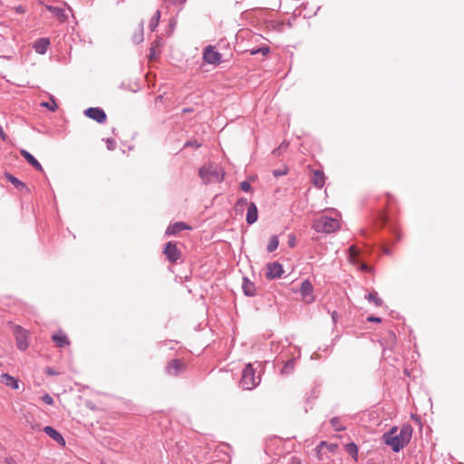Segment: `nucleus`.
<instances>
[{"label": "nucleus", "mask_w": 464, "mask_h": 464, "mask_svg": "<svg viewBox=\"0 0 464 464\" xmlns=\"http://www.w3.org/2000/svg\"><path fill=\"white\" fill-rule=\"evenodd\" d=\"M412 428L410 425H404L398 432V428L393 427L382 435L383 442L390 446L394 452H399L406 446L411 438Z\"/></svg>", "instance_id": "obj_1"}, {"label": "nucleus", "mask_w": 464, "mask_h": 464, "mask_svg": "<svg viewBox=\"0 0 464 464\" xmlns=\"http://www.w3.org/2000/svg\"><path fill=\"white\" fill-rule=\"evenodd\" d=\"M199 177L205 184L221 182L225 176L223 168L218 164H206L199 169Z\"/></svg>", "instance_id": "obj_2"}, {"label": "nucleus", "mask_w": 464, "mask_h": 464, "mask_svg": "<svg viewBox=\"0 0 464 464\" xmlns=\"http://www.w3.org/2000/svg\"><path fill=\"white\" fill-rule=\"evenodd\" d=\"M312 227L317 233L330 234L340 228V222L337 218L321 216L314 220Z\"/></svg>", "instance_id": "obj_3"}, {"label": "nucleus", "mask_w": 464, "mask_h": 464, "mask_svg": "<svg viewBox=\"0 0 464 464\" xmlns=\"http://www.w3.org/2000/svg\"><path fill=\"white\" fill-rule=\"evenodd\" d=\"M260 378L256 376L252 364L248 363L243 370L240 384L245 390H252L258 385Z\"/></svg>", "instance_id": "obj_4"}, {"label": "nucleus", "mask_w": 464, "mask_h": 464, "mask_svg": "<svg viewBox=\"0 0 464 464\" xmlns=\"http://www.w3.org/2000/svg\"><path fill=\"white\" fill-rule=\"evenodd\" d=\"M14 336L17 348L21 351L26 350L29 345L28 332L20 326H16L14 329Z\"/></svg>", "instance_id": "obj_5"}, {"label": "nucleus", "mask_w": 464, "mask_h": 464, "mask_svg": "<svg viewBox=\"0 0 464 464\" xmlns=\"http://www.w3.org/2000/svg\"><path fill=\"white\" fill-rule=\"evenodd\" d=\"M203 59L209 64H219L221 63V54L216 51L215 47L208 45L203 53Z\"/></svg>", "instance_id": "obj_6"}, {"label": "nucleus", "mask_w": 464, "mask_h": 464, "mask_svg": "<svg viewBox=\"0 0 464 464\" xmlns=\"http://www.w3.org/2000/svg\"><path fill=\"white\" fill-rule=\"evenodd\" d=\"M314 287L309 280H304L302 282L300 286V294L302 295V299L306 304H311L314 300V295L313 294Z\"/></svg>", "instance_id": "obj_7"}, {"label": "nucleus", "mask_w": 464, "mask_h": 464, "mask_svg": "<svg viewBox=\"0 0 464 464\" xmlns=\"http://www.w3.org/2000/svg\"><path fill=\"white\" fill-rule=\"evenodd\" d=\"M164 254L169 261L174 263L180 258V251L178 249L177 245L172 242H168L164 248Z\"/></svg>", "instance_id": "obj_8"}, {"label": "nucleus", "mask_w": 464, "mask_h": 464, "mask_svg": "<svg viewBox=\"0 0 464 464\" xmlns=\"http://www.w3.org/2000/svg\"><path fill=\"white\" fill-rule=\"evenodd\" d=\"M84 114L99 123H102L106 121V113L103 110L97 107L88 108L84 111Z\"/></svg>", "instance_id": "obj_9"}, {"label": "nucleus", "mask_w": 464, "mask_h": 464, "mask_svg": "<svg viewBox=\"0 0 464 464\" xmlns=\"http://www.w3.org/2000/svg\"><path fill=\"white\" fill-rule=\"evenodd\" d=\"M283 273V266L278 262L270 263L266 266V276L269 279L279 278Z\"/></svg>", "instance_id": "obj_10"}, {"label": "nucleus", "mask_w": 464, "mask_h": 464, "mask_svg": "<svg viewBox=\"0 0 464 464\" xmlns=\"http://www.w3.org/2000/svg\"><path fill=\"white\" fill-rule=\"evenodd\" d=\"M184 367L185 365L180 360L173 359L169 362L166 370L169 374L177 376L183 371Z\"/></svg>", "instance_id": "obj_11"}, {"label": "nucleus", "mask_w": 464, "mask_h": 464, "mask_svg": "<svg viewBox=\"0 0 464 464\" xmlns=\"http://www.w3.org/2000/svg\"><path fill=\"white\" fill-rule=\"evenodd\" d=\"M44 431L52 438L54 441H56L58 444L64 446L65 440L62 434L58 432L55 429H53L51 426H46L44 428Z\"/></svg>", "instance_id": "obj_12"}, {"label": "nucleus", "mask_w": 464, "mask_h": 464, "mask_svg": "<svg viewBox=\"0 0 464 464\" xmlns=\"http://www.w3.org/2000/svg\"><path fill=\"white\" fill-rule=\"evenodd\" d=\"M258 218V211L257 207L255 203L251 202L248 205L247 212H246V222L249 225L254 224Z\"/></svg>", "instance_id": "obj_13"}, {"label": "nucleus", "mask_w": 464, "mask_h": 464, "mask_svg": "<svg viewBox=\"0 0 464 464\" xmlns=\"http://www.w3.org/2000/svg\"><path fill=\"white\" fill-rule=\"evenodd\" d=\"M185 229H190V227H188L184 222H176L174 224H170L166 230V234L170 235H176L179 231L185 230Z\"/></svg>", "instance_id": "obj_14"}, {"label": "nucleus", "mask_w": 464, "mask_h": 464, "mask_svg": "<svg viewBox=\"0 0 464 464\" xmlns=\"http://www.w3.org/2000/svg\"><path fill=\"white\" fill-rule=\"evenodd\" d=\"M49 45L50 40L48 38L43 37L34 43V48L37 53L44 54L47 52Z\"/></svg>", "instance_id": "obj_15"}, {"label": "nucleus", "mask_w": 464, "mask_h": 464, "mask_svg": "<svg viewBox=\"0 0 464 464\" xmlns=\"http://www.w3.org/2000/svg\"><path fill=\"white\" fill-rule=\"evenodd\" d=\"M21 155L26 160V161L32 165L34 168H35L37 170L43 171V167L39 163V161L27 150H20Z\"/></svg>", "instance_id": "obj_16"}, {"label": "nucleus", "mask_w": 464, "mask_h": 464, "mask_svg": "<svg viewBox=\"0 0 464 464\" xmlns=\"http://www.w3.org/2000/svg\"><path fill=\"white\" fill-rule=\"evenodd\" d=\"M1 382L14 390H17L19 388L18 380L8 373H3L1 375Z\"/></svg>", "instance_id": "obj_17"}, {"label": "nucleus", "mask_w": 464, "mask_h": 464, "mask_svg": "<svg viewBox=\"0 0 464 464\" xmlns=\"http://www.w3.org/2000/svg\"><path fill=\"white\" fill-rule=\"evenodd\" d=\"M45 8L54 16H56L61 22H64L67 19V15L63 8L49 5H45Z\"/></svg>", "instance_id": "obj_18"}, {"label": "nucleus", "mask_w": 464, "mask_h": 464, "mask_svg": "<svg viewBox=\"0 0 464 464\" xmlns=\"http://www.w3.org/2000/svg\"><path fill=\"white\" fill-rule=\"evenodd\" d=\"M243 292L247 296H254L256 294V286L255 285L249 281L246 277H244L243 279V285H242Z\"/></svg>", "instance_id": "obj_19"}, {"label": "nucleus", "mask_w": 464, "mask_h": 464, "mask_svg": "<svg viewBox=\"0 0 464 464\" xmlns=\"http://www.w3.org/2000/svg\"><path fill=\"white\" fill-rule=\"evenodd\" d=\"M52 339L58 347H63L70 343L67 336L62 333L53 334Z\"/></svg>", "instance_id": "obj_20"}, {"label": "nucleus", "mask_w": 464, "mask_h": 464, "mask_svg": "<svg viewBox=\"0 0 464 464\" xmlns=\"http://www.w3.org/2000/svg\"><path fill=\"white\" fill-rule=\"evenodd\" d=\"M312 183L317 187L322 188L324 185V175L320 170H315L312 176Z\"/></svg>", "instance_id": "obj_21"}, {"label": "nucleus", "mask_w": 464, "mask_h": 464, "mask_svg": "<svg viewBox=\"0 0 464 464\" xmlns=\"http://www.w3.org/2000/svg\"><path fill=\"white\" fill-rule=\"evenodd\" d=\"M324 448H326L331 452H334L335 450L337 449V445L336 444H333V443L332 444H328L325 441L320 442V444L316 447V451H317V454H318V456L320 458H321V455L323 454V450H324Z\"/></svg>", "instance_id": "obj_22"}, {"label": "nucleus", "mask_w": 464, "mask_h": 464, "mask_svg": "<svg viewBox=\"0 0 464 464\" xmlns=\"http://www.w3.org/2000/svg\"><path fill=\"white\" fill-rule=\"evenodd\" d=\"M365 299H367L370 303H373L376 306H382L383 304L382 299L378 296V294L375 291L366 295Z\"/></svg>", "instance_id": "obj_23"}, {"label": "nucleus", "mask_w": 464, "mask_h": 464, "mask_svg": "<svg viewBox=\"0 0 464 464\" xmlns=\"http://www.w3.org/2000/svg\"><path fill=\"white\" fill-rule=\"evenodd\" d=\"M346 452L357 461L358 447L354 442H350L345 446Z\"/></svg>", "instance_id": "obj_24"}, {"label": "nucleus", "mask_w": 464, "mask_h": 464, "mask_svg": "<svg viewBox=\"0 0 464 464\" xmlns=\"http://www.w3.org/2000/svg\"><path fill=\"white\" fill-rule=\"evenodd\" d=\"M160 19V11L157 10L155 12V14H153V16L151 17L150 24H149V27H150V31L153 32L156 30V28L159 25Z\"/></svg>", "instance_id": "obj_25"}, {"label": "nucleus", "mask_w": 464, "mask_h": 464, "mask_svg": "<svg viewBox=\"0 0 464 464\" xmlns=\"http://www.w3.org/2000/svg\"><path fill=\"white\" fill-rule=\"evenodd\" d=\"M279 245V240L277 236H272L270 237L269 243L267 245V251L269 253L274 252Z\"/></svg>", "instance_id": "obj_26"}, {"label": "nucleus", "mask_w": 464, "mask_h": 464, "mask_svg": "<svg viewBox=\"0 0 464 464\" xmlns=\"http://www.w3.org/2000/svg\"><path fill=\"white\" fill-rule=\"evenodd\" d=\"M143 22L140 23L139 32L133 34L132 41L134 44H140L143 42Z\"/></svg>", "instance_id": "obj_27"}, {"label": "nucleus", "mask_w": 464, "mask_h": 464, "mask_svg": "<svg viewBox=\"0 0 464 464\" xmlns=\"http://www.w3.org/2000/svg\"><path fill=\"white\" fill-rule=\"evenodd\" d=\"M248 205H249V203H248L247 199H246V198H239V199L237 201V203H236V205H235V210H236L237 212H243L244 208H245V207H247V208H248Z\"/></svg>", "instance_id": "obj_28"}, {"label": "nucleus", "mask_w": 464, "mask_h": 464, "mask_svg": "<svg viewBox=\"0 0 464 464\" xmlns=\"http://www.w3.org/2000/svg\"><path fill=\"white\" fill-rule=\"evenodd\" d=\"M8 180L18 189H23V188H25L26 186L24 183H23L22 181H20L17 178L12 176V175H9L7 177Z\"/></svg>", "instance_id": "obj_29"}, {"label": "nucleus", "mask_w": 464, "mask_h": 464, "mask_svg": "<svg viewBox=\"0 0 464 464\" xmlns=\"http://www.w3.org/2000/svg\"><path fill=\"white\" fill-rule=\"evenodd\" d=\"M332 426L337 431H343L345 430V427L340 422L339 418L334 417L330 420Z\"/></svg>", "instance_id": "obj_30"}, {"label": "nucleus", "mask_w": 464, "mask_h": 464, "mask_svg": "<svg viewBox=\"0 0 464 464\" xmlns=\"http://www.w3.org/2000/svg\"><path fill=\"white\" fill-rule=\"evenodd\" d=\"M358 255H359V249L355 246H351L349 247V259L352 262H355V258Z\"/></svg>", "instance_id": "obj_31"}, {"label": "nucleus", "mask_w": 464, "mask_h": 464, "mask_svg": "<svg viewBox=\"0 0 464 464\" xmlns=\"http://www.w3.org/2000/svg\"><path fill=\"white\" fill-rule=\"evenodd\" d=\"M41 105L43 107H45V108L49 109L52 111H54L57 109V104H56V102H54L53 99L51 100V102H44L41 103Z\"/></svg>", "instance_id": "obj_32"}, {"label": "nucleus", "mask_w": 464, "mask_h": 464, "mask_svg": "<svg viewBox=\"0 0 464 464\" xmlns=\"http://www.w3.org/2000/svg\"><path fill=\"white\" fill-rule=\"evenodd\" d=\"M294 364H295V360H289L285 365L284 366L282 372L284 373H289L293 368H294Z\"/></svg>", "instance_id": "obj_33"}, {"label": "nucleus", "mask_w": 464, "mask_h": 464, "mask_svg": "<svg viewBox=\"0 0 464 464\" xmlns=\"http://www.w3.org/2000/svg\"><path fill=\"white\" fill-rule=\"evenodd\" d=\"M158 45V43L157 42H154L150 49V54H149V59L150 60H152L156 57L157 55V53H156V46Z\"/></svg>", "instance_id": "obj_34"}, {"label": "nucleus", "mask_w": 464, "mask_h": 464, "mask_svg": "<svg viewBox=\"0 0 464 464\" xmlns=\"http://www.w3.org/2000/svg\"><path fill=\"white\" fill-rule=\"evenodd\" d=\"M105 142L109 150H113L116 148V142L113 139H107Z\"/></svg>", "instance_id": "obj_35"}, {"label": "nucleus", "mask_w": 464, "mask_h": 464, "mask_svg": "<svg viewBox=\"0 0 464 464\" xmlns=\"http://www.w3.org/2000/svg\"><path fill=\"white\" fill-rule=\"evenodd\" d=\"M42 401L48 405H53L54 402L53 397L47 393L42 397Z\"/></svg>", "instance_id": "obj_36"}, {"label": "nucleus", "mask_w": 464, "mask_h": 464, "mask_svg": "<svg viewBox=\"0 0 464 464\" xmlns=\"http://www.w3.org/2000/svg\"><path fill=\"white\" fill-rule=\"evenodd\" d=\"M240 188L245 192H248L251 189V185L248 181H243L240 184Z\"/></svg>", "instance_id": "obj_37"}, {"label": "nucleus", "mask_w": 464, "mask_h": 464, "mask_svg": "<svg viewBox=\"0 0 464 464\" xmlns=\"http://www.w3.org/2000/svg\"><path fill=\"white\" fill-rule=\"evenodd\" d=\"M268 52H269L268 47H261L257 51L253 52V53H261L262 54L266 55V53H268Z\"/></svg>", "instance_id": "obj_38"}, {"label": "nucleus", "mask_w": 464, "mask_h": 464, "mask_svg": "<svg viewBox=\"0 0 464 464\" xmlns=\"http://www.w3.org/2000/svg\"><path fill=\"white\" fill-rule=\"evenodd\" d=\"M288 245L291 247H294L295 246V237L294 235L289 236Z\"/></svg>", "instance_id": "obj_39"}, {"label": "nucleus", "mask_w": 464, "mask_h": 464, "mask_svg": "<svg viewBox=\"0 0 464 464\" xmlns=\"http://www.w3.org/2000/svg\"><path fill=\"white\" fill-rule=\"evenodd\" d=\"M44 372H45V373L47 375H56V374H58L57 372L54 369H53V368H46Z\"/></svg>", "instance_id": "obj_40"}, {"label": "nucleus", "mask_w": 464, "mask_h": 464, "mask_svg": "<svg viewBox=\"0 0 464 464\" xmlns=\"http://www.w3.org/2000/svg\"><path fill=\"white\" fill-rule=\"evenodd\" d=\"M16 13L24 14L25 12V8L23 5H18L15 7Z\"/></svg>", "instance_id": "obj_41"}, {"label": "nucleus", "mask_w": 464, "mask_h": 464, "mask_svg": "<svg viewBox=\"0 0 464 464\" xmlns=\"http://www.w3.org/2000/svg\"><path fill=\"white\" fill-rule=\"evenodd\" d=\"M7 136L5 135L3 128L0 126V139L2 140H6Z\"/></svg>", "instance_id": "obj_42"}, {"label": "nucleus", "mask_w": 464, "mask_h": 464, "mask_svg": "<svg viewBox=\"0 0 464 464\" xmlns=\"http://www.w3.org/2000/svg\"><path fill=\"white\" fill-rule=\"evenodd\" d=\"M367 320L369 322H375V323H380L381 322V318L380 317H375V316H370V317H368Z\"/></svg>", "instance_id": "obj_43"}, {"label": "nucleus", "mask_w": 464, "mask_h": 464, "mask_svg": "<svg viewBox=\"0 0 464 464\" xmlns=\"http://www.w3.org/2000/svg\"><path fill=\"white\" fill-rule=\"evenodd\" d=\"M188 146H194V147H196V148H198V147H199V144H198V142H196V141H195V142H187V143L185 144V147H188Z\"/></svg>", "instance_id": "obj_44"}, {"label": "nucleus", "mask_w": 464, "mask_h": 464, "mask_svg": "<svg viewBox=\"0 0 464 464\" xmlns=\"http://www.w3.org/2000/svg\"><path fill=\"white\" fill-rule=\"evenodd\" d=\"M361 269H362V271H365V272L370 271V267H369L367 265H365V264H362V266H361Z\"/></svg>", "instance_id": "obj_45"}, {"label": "nucleus", "mask_w": 464, "mask_h": 464, "mask_svg": "<svg viewBox=\"0 0 464 464\" xmlns=\"http://www.w3.org/2000/svg\"><path fill=\"white\" fill-rule=\"evenodd\" d=\"M332 319L335 323L337 320V312L334 311L332 314Z\"/></svg>", "instance_id": "obj_46"}, {"label": "nucleus", "mask_w": 464, "mask_h": 464, "mask_svg": "<svg viewBox=\"0 0 464 464\" xmlns=\"http://www.w3.org/2000/svg\"><path fill=\"white\" fill-rule=\"evenodd\" d=\"M174 4L184 5L186 0H172Z\"/></svg>", "instance_id": "obj_47"}, {"label": "nucleus", "mask_w": 464, "mask_h": 464, "mask_svg": "<svg viewBox=\"0 0 464 464\" xmlns=\"http://www.w3.org/2000/svg\"><path fill=\"white\" fill-rule=\"evenodd\" d=\"M285 173V172H282V171H278V170H275V171H274V175H275L276 177L282 176V175H284Z\"/></svg>", "instance_id": "obj_48"}, {"label": "nucleus", "mask_w": 464, "mask_h": 464, "mask_svg": "<svg viewBox=\"0 0 464 464\" xmlns=\"http://www.w3.org/2000/svg\"><path fill=\"white\" fill-rule=\"evenodd\" d=\"M31 427L33 430H40V424L38 423L33 424Z\"/></svg>", "instance_id": "obj_49"}, {"label": "nucleus", "mask_w": 464, "mask_h": 464, "mask_svg": "<svg viewBox=\"0 0 464 464\" xmlns=\"http://www.w3.org/2000/svg\"><path fill=\"white\" fill-rule=\"evenodd\" d=\"M384 253H385V254H387V255H390V250L385 249V250H384Z\"/></svg>", "instance_id": "obj_50"}]
</instances>
